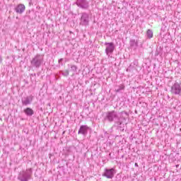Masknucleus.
<instances>
[{
	"instance_id": "obj_10",
	"label": "nucleus",
	"mask_w": 181,
	"mask_h": 181,
	"mask_svg": "<svg viewBox=\"0 0 181 181\" xmlns=\"http://www.w3.org/2000/svg\"><path fill=\"white\" fill-rule=\"evenodd\" d=\"M33 101V96H27L21 100L23 105H29Z\"/></svg>"
},
{
	"instance_id": "obj_16",
	"label": "nucleus",
	"mask_w": 181,
	"mask_h": 181,
	"mask_svg": "<svg viewBox=\"0 0 181 181\" xmlns=\"http://www.w3.org/2000/svg\"><path fill=\"white\" fill-rule=\"evenodd\" d=\"M62 76H64V77H67V76H69V70H65L64 71H62Z\"/></svg>"
},
{
	"instance_id": "obj_12",
	"label": "nucleus",
	"mask_w": 181,
	"mask_h": 181,
	"mask_svg": "<svg viewBox=\"0 0 181 181\" xmlns=\"http://www.w3.org/2000/svg\"><path fill=\"white\" fill-rule=\"evenodd\" d=\"M24 112L28 117H32V115H33V114L35 113L33 112V110L30 107H27L26 109H25Z\"/></svg>"
},
{
	"instance_id": "obj_9",
	"label": "nucleus",
	"mask_w": 181,
	"mask_h": 181,
	"mask_svg": "<svg viewBox=\"0 0 181 181\" xmlns=\"http://www.w3.org/2000/svg\"><path fill=\"white\" fill-rule=\"evenodd\" d=\"M88 129H90V127H88V126L87 125H81L80 127V129L78 132V134H81V135H86L88 132Z\"/></svg>"
},
{
	"instance_id": "obj_6",
	"label": "nucleus",
	"mask_w": 181,
	"mask_h": 181,
	"mask_svg": "<svg viewBox=\"0 0 181 181\" xmlns=\"http://www.w3.org/2000/svg\"><path fill=\"white\" fill-rule=\"evenodd\" d=\"M105 45H106L105 53L107 56H110L113 53L115 46L113 42H105Z\"/></svg>"
},
{
	"instance_id": "obj_17",
	"label": "nucleus",
	"mask_w": 181,
	"mask_h": 181,
	"mask_svg": "<svg viewBox=\"0 0 181 181\" xmlns=\"http://www.w3.org/2000/svg\"><path fill=\"white\" fill-rule=\"evenodd\" d=\"M71 69L72 71H77V66L76 65H72Z\"/></svg>"
},
{
	"instance_id": "obj_18",
	"label": "nucleus",
	"mask_w": 181,
	"mask_h": 181,
	"mask_svg": "<svg viewBox=\"0 0 181 181\" xmlns=\"http://www.w3.org/2000/svg\"><path fill=\"white\" fill-rule=\"evenodd\" d=\"M63 62V58H61L60 59H59V63H62Z\"/></svg>"
},
{
	"instance_id": "obj_2",
	"label": "nucleus",
	"mask_w": 181,
	"mask_h": 181,
	"mask_svg": "<svg viewBox=\"0 0 181 181\" xmlns=\"http://www.w3.org/2000/svg\"><path fill=\"white\" fill-rule=\"evenodd\" d=\"M33 170L32 168H28L21 171L18 175V180L19 181H29L32 179V175Z\"/></svg>"
},
{
	"instance_id": "obj_8",
	"label": "nucleus",
	"mask_w": 181,
	"mask_h": 181,
	"mask_svg": "<svg viewBox=\"0 0 181 181\" xmlns=\"http://www.w3.org/2000/svg\"><path fill=\"white\" fill-rule=\"evenodd\" d=\"M171 93L173 94H175V95H177L180 94L181 93V88H180V84L179 83L175 82L173 86L171 87Z\"/></svg>"
},
{
	"instance_id": "obj_20",
	"label": "nucleus",
	"mask_w": 181,
	"mask_h": 181,
	"mask_svg": "<svg viewBox=\"0 0 181 181\" xmlns=\"http://www.w3.org/2000/svg\"><path fill=\"white\" fill-rule=\"evenodd\" d=\"M134 166H136V168H138V163H135Z\"/></svg>"
},
{
	"instance_id": "obj_15",
	"label": "nucleus",
	"mask_w": 181,
	"mask_h": 181,
	"mask_svg": "<svg viewBox=\"0 0 181 181\" xmlns=\"http://www.w3.org/2000/svg\"><path fill=\"white\" fill-rule=\"evenodd\" d=\"M130 46L132 47H138V42H136L135 40H132L130 41Z\"/></svg>"
},
{
	"instance_id": "obj_7",
	"label": "nucleus",
	"mask_w": 181,
	"mask_h": 181,
	"mask_svg": "<svg viewBox=\"0 0 181 181\" xmlns=\"http://www.w3.org/2000/svg\"><path fill=\"white\" fill-rule=\"evenodd\" d=\"M76 4L81 9H88L89 4L87 0H76Z\"/></svg>"
},
{
	"instance_id": "obj_13",
	"label": "nucleus",
	"mask_w": 181,
	"mask_h": 181,
	"mask_svg": "<svg viewBox=\"0 0 181 181\" xmlns=\"http://www.w3.org/2000/svg\"><path fill=\"white\" fill-rule=\"evenodd\" d=\"M122 90H125L124 84H121L119 86H117L115 87V91H116V93H119V91H122Z\"/></svg>"
},
{
	"instance_id": "obj_11",
	"label": "nucleus",
	"mask_w": 181,
	"mask_h": 181,
	"mask_svg": "<svg viewBox=\"0 0 181 181\" xmlns=\"http://www.w3.org/2000/svg\"><path fill=\"white\" fill-rule=\"evenodd\" d=\"M25 8H26V7H25V5L18 4L17 6H16L15 11H16V13L22 14L25 12Z\"/></svg>"
},
{
	"instance_id": "obj_1",
	"label": "nucleus",
	"mask_w": 181,
	"mask_h": 181,
	"mask_svg": "<svg viewBox=\"0 0 181 181\" xmlns=\"http://www.w3.org/2000/svg\"><path fill=\"white\" fill-rule=\"evenodd\" d=\"M105 119V121H108V122H114L115 121L117 125H122V123L127 119L123 116H118L117 112H115V110H112L106 112Z\"/></svg>"
},
{
	"instance_id": "obj_19",
	"label": "nucleus",
	"mask_w": 181,
	"mask_h": 181,
	"mask_svg": "<svg viewBox=\"0 0 181 181\" xmlns=\"http://www.w3.org/2000/svg\"><path fill=\"white\" fill-rule=\"evenodd\" d=\"M0 63H2V57H0Z\"/></svg>"
},
{
	"instance_id": "obj_14",
	"label": "nucleus",
	"mask_w": 181,
	"mask_h": 181,
	"mask_svg": "<svg viewBox=\"0 0 181 181\" xmlns=\"http://www.w3.org/2000/svg\"><path fill=\"white\" fill-rule=\"evenodd\" d=\"M146 35L148 39H152V37H153V32H152V30H148L146 32Z\"/></svg>"
},
{
	"instance_id": "obj_4",
	"label": "nucleus",
	"mask_w": 181,
	"mask_h": 181,
	"mask_svg": "<svg viewBox=\"0 0 181 181\" xmlns=\"http://www.w3.org/2000/svg\"><path fill=\"white\" fill-rule=\"evenodd\" d=\"M90 23V16L87 13H82L79 25L81 26H88Z\"/></svg>"
},
{
	"instance_id": "obj_3",
	"label": "nucleus",
	"mask_w": 181,
	"mask_h": 181,
	"mask_svg": "<svg viewBox=\"0 0 181 181\" xmlns=\"http://www.w3.org/2000/svg\"><path fill=\"white\" fill-rule=\"evenodd\" d=\"M45 62V58L42 54L35 55L30 61L31 67L39 69Z\"/></svg>"
},
{
	"instance_id": "obj_5",
	"label": "nucleus",
	"mask_w": 181,
	"mask_h": 181,
	"mask_svg": "<svg viewBox=\"0 0 181 181\" xmlns=\"http://www.w3.org/2000/svg\"><path fill=\"white\" fill-rule=\"evenodd\" d=\"M115 173V168H105L104 173H103L102 176L106 177L107 179H112L114 177Z\"/></svg>"
}]
</instances>
